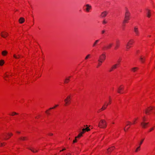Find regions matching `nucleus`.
I'll return each instance as SVG.
<instances>
[{
	"mask_svg": "<svg viewBox=\"0 0 155 155\" xmlns=\"http://www.w3.org/2000/svg\"><path fill=\"white\" fill-rule=\"evenodd\" d=\"M98 127L101 128H105L107 127L106 123L104 120H101L99 122Z\"/></svg>",
	"mask_w": 155,
	"mask_h": 155,
	"instance_id": "nucleus-1",
	"label": "nucleus"
},
{
	"mask_svg": "<svg viewBox=\"0 0 155 155\" xmlns=\"http://www.w3.org/2000/svg\"><path fill=\"white\" fill-rule=\"evenodd\" d=\"M134 42V41L133 39H130L129 40L126 45L127 49L128 50L131 48Z\"/></svg>",
	"mask_w": 155,
	"mask_h": 155,
	"instance_id": "nucleus-2",
	"label": "nucleus"
},
{
	"mask_svg": "<svg viewBox=\"0 0 155 155\" xmlns=\"http://www.w3.org/2000/svg\"><path fill=\"white\" fill-rule=\"evenodd\" d=\"M130 13L127 8H125V18L126 19L129 20Z\"/></svg>",
	"mask_w": 155,
	"mask_h": 155,
	"instance_id": "nucleus-3",
	"label": "nucleus"
},
{
	"mask_svg": "<svg viewBox=\"0 0 155 155\" xmlns=\"http://www.w3.org/2000/svg\"><path fill=\"white\" fill-rule=\"evenodd\" d=\"M106 59V55L104 54H102L99 57V58L98 60V61L101 63H102L103 61Z\"/></svg>",
	"mask_w": 155,
	"mask_h": 155,
	"instance_id": "nucleus-4",
	"label": "nucleus"
},
{
	"mask_svg": "<svg viewBox=\"0 0 155 155\" xmlns=\"http://www.w3.org/2000/svg\"><path fill=\"white\" fill-rule=\"evenodd\" d=\"M133 31L136 36H138L139 35L140 32L137 27H135L134 28Z\"/></svg>",
	"mask_w": 155,
	"mask_h": 155,
	"instance_id": "nucleus-5",
	"label": "nucleus"
},
{
	"mask_svg": "<svg viewBox=\"0 0 155 155\" xmlns=\"http://www.w3.org/2000/svg\"><path fill=\"white\" fill-rule=\"evenodd\" d=\"M70 101H71V97L70 96H68L64 100V101L65 103V105H67L69 104L70 102Z\"/></svg>",
	"mask_w": 155,
	"mask_h": 155,
	"instance_id": "nucleus-6",
	"label": "nucleus"
},
{
	"mask_svg": "<svg viewBox=\"0 0 155 155\" xmlns=\"http://www.w3.org/2000/svg\"><path fill=\"white\" fill-rule=\"evenodd\" d=\"M85 6L86 7V11L87 12H89L90 10L92 8L91 6L89 4H86Z\"/></svg>",
	"mask_w": 155,
	"mask_h": 155,
	"instance_id": "nucleus-7",
	"label": "nucleus"
},
{
	"mask_svg": "<svg viewBox=\"0 0 155 155\" xmlns=\"http://www.w3.org/2000/svg\"><path fill=\"white\" fill-rule=\"evenodd\" d=\"M1 35L2 37L5 38L8 35V34L7 32L3 31L1 33Z\"/></svg>",
	"mask_w": 155,
	"mask_h": 155,
	"instance_id": "nucleus-8",
	"label": "nucleus"
},
{
	"mask_svg": "<svg viewBox=\"0 0 155 155\" xmlns=\"http://www.w3.org/2000/svg\"><path fill=\"white\" fill-rule=\"evenodd\" d=\"M106 103H105L104 105L103 106V107L101 108V109H100L98 111V112H100L101 110H103L105 109L106 108L107 106H108V104H106Z\"/></svg>",
	"mask_w": 155,
	"mask_h": 155,
	"instance_id": "nucleus-9",
	"label": "nucleus"
},
{
	"mask_svg": "<svg viewBox=\"0 0 155 155\" xmlns=\"http://www.w3.org/2000/svg\"><path fill=\"white\" fill-rule=\"evenodd\" d=\"M112 45L113 44L112 43H110L106 47L103 48V49L104 50H105L106 49H109L111 48Z\"/></svg>",
	"mask_w": 155,
	"mask_h": 155,
	"instance_id": "nucleus-10",
	"label": "nucleus"
},
{
	"mask_svg": "<svg viewBox=\"0 0 155 155\" xmlns=\"http://www.w3.org/2000/svg\"><path fill=\"white\" fill-rule=\"evenodd\" d=\"M148 124V123H145L142 122L141 123V125L142 128H145L146 127L147 125Z\"/></svg>",
	"mask_w": 155,
	"mask_h": 155,
	"instance_id": "nucleus-11",
	"label": "nucleus"
},
{
	"mask_svg": "<svg viewBox=\"0 0 155 155\" xmlns=\"http://www.w3.org/2000/svg\"><path fill=\"white\" fill-rule=\"evenodd\" d=\"M124 87H122V86H120L118 88L117 92L120 94L123 93V92L121 91L123 90Z\"/></svg>",
	"mask_w": 155,
	"mask_h": 155,
	"instance_id": "nucleus-12",
	"label": "nucleus"
},
{
	"mask_svg": "<svg viewBox=\"0 0 155 155\" xmlns=\"http://www.w3.org/2000/svg\"><path fill=\"white\" fill-rule=\"evenodd\" d=\"M107 14V12H106V11H104V12H102V13L100 15V16L101 18L105 17L106 16Z\"/></svg>",
	"mask_w": 155,
	"mask_h": 155,
	"instance_id": "nucleus-13",
	"label": "nucleus"
},
{
	"mask_svg": "<svg viewBox=\"0 0 155 155\" xmlns=\"http://www.w3.org/2000/svg\"><path fill=\"white\" fill-rule=\"evenodd\" d=\"M100 40L99 39H97L93 43V45H92V47H95L97 45H98L97 44L98 43V42Z\"/></svg>",
	"mask_w": 155,
	"mask_h": 155,
	"instance_id": "nucleus-14",
	"label": "nucleus"
},
{
	"mask_svg": "<svg viewBox=\"0 0 155 155\" xmlns=\"http://www.w3.org/2000/svg\"><path fill=\"white\" fill-rule=\"evenodd\" d=\"M153 109L152 107H149L148 108L146 109L145 110V112L146 114H148L149 112L152 110Z\"/></svg>",
	"mask_w": 155,
	"mask_h": 155,
	"instance_id": "nucleus-15",
	"label": "nucleus"
},
{
	"mask_svg": "<svg viewBox=\"0 0 155 155\" xmlns=\"http://www.w3.org/2000/svg\"><path fill=\"white\" fill-rule=\"evenodd\" d=\"M120 45V41L118 40H117L116 41V45L115 47V49H117L119 46Z\"/></svg>",
	"mask_w": 155,
	"mask_h": 155,
	"instance_id": "nucleus-16",
	"label": "nucleus"
},
{
	"mask_svg": "<svg viewBox=\"0 0 155 155\" xmlns=\"http://www.w3.org/2000/svg\"><path fill=\"white\" fill-rule=\"evenodd\" d=\"M70 78L71 76H69V77L66 78L65 80L64 81V83H68L69 82V81L70 80Z\"/></svg>",
	"mask_w": 155,
	"mask_h": 155,
	"instance_id": "nucleus-17",
	"label": "nucleus"
},
{
	"mask_svg": "<svg viewBox=\"0 0 155 155\" xmlns=\"http://www.w3.org/2000/svg\"><path fill=\"white\" fill-rule=\"evenodd\" d=\"M25 21V19L21 17V18L19 20V21L20 23H22Z\"/></svg>",
	"mask_w": 155,
	"mask_h": 155,
	"instance_id": "nucleus-18",
	"label": "nucleus"
},
{
	"mask_svg": "<svg viewBox=\"0 0 155 155\" xmlns=\"http://www.w3.org/2000/svg\"><path fill=\"white\" fill-rule=\"evenodd\" d=\"M139 59L141 62L142 63H143L145 60V58L143 57L142 56H140Z\"/></svg>",
	"mask_w": 155,
	"mask_h": 155,
	"instance_id": "nucleus-19",
	"label": "nucleus"
},
{
	"mask_svg": "<svg viewBox=\"0 0 155 155\" xmlns=\"http://www.w3.org/2000/svg\"><path fill=\"white\" fill-rule=\"evenodd\" d=\"M90 130V129L88 127H87L85 128H83L82 129V132L84 133L85 131H88Z\"/></svg>",
	"mask_w": 155,
	"mask_h": 155,
	"instance_id": "nucleus-20",
	"label": "nucleus"
},
{
	"mask_svg": "<svg viewBox=\"0 0 155 155\" xmlns=\"http://www.w3.org/2000/svg\"><path fill=\"white\" fill-rule=\"evenodd\" d=\"M147 16L148 18H150L151 15V13L150 12V11L149 10H147Z\"/></svg>",
	"mask_w": 155,
	"mask_h": 155,
	"instance_id": "nucleus-21",
	"label": "nucleus"
},
{
	"mask_svg": "<svg viewBox=\"0 0 155 155\" xmlns=\"http://www.w3.org/2000/svg\"><path fill=\"white\" fill-rule=\"evenodd\" d=\"M114 148V147L113 146L107 149V153H109V152H110L111 150H113Z\"/></svg>",
	"mask_w": 155,
	"mask_h": 155,
	"instance_id": "nucleus-22",
	"label": "nucleus"
},
{
	"mask_svg": "<svg viewBox=\"0 0 155 155\" xmlns=\"http://www.w3.org/2000/svg\"><path fill=\"white\" fill-rule=\"evenodd\" d=\"M138 69V68L137 67H134L132 68L131 69L132 71L133 72H135Z\"/></svg>",
	"mask_w": 155,
	"mask_h": 155,
	"instance_id": "nucleus-23",
	"label": "nucleus"
},
{
	"mask_svg": "<svg viewBox=\"0 0 155 155\" xmlns=\"http://www.w3.org/2000/svg\"><path fill=\"white\" fill-rule=\"evenodd\" d=\"M19 139L22 141H24L27 139V138L26 137H20Z\"/></svg>",
	"mask_w": 155,
	"mask_h": 155,
	"instance_id": "nucleus-24",
	"label": "nucleus"
},
{
	"mask_svg": "<svg viewBox=\"0 0 155 155\" xmlns=\"http://www.w3.org/2000/svg\"><path fill=\"white\" fill-rule=\"evenodd\" d=\"M7 51H4L2 52V54L3 56L6 55L7 54Z\"/></svg>",
	"mask_w": 155,
	"mask_h": 155,
	"instance_id": "nucleus-25",
	"label": "nucleus"
},
{
	"mask_svg": "<svg viewBox=\"0 0 155 155\" xmlns=\"http://www.w3.org/2000/svg\"><path fill=\"white\" fill-rule=\"evenodd\" d=\"M84 133L82 131V132H81L78 135V136L75 137L76 138H79L81 137L82 136L83 134Z\"/></svg>",
	"mask_w": 155,
	"mask_h": 155,
	"instance_id": "nucleus-26",
	"label": "nucleus"
},
{
	"mask_svg": "<svg viewBox=\"0 0 155 155\" xmlns=\"http://www.w3.org/2000/svg\"><path fill=\"white\" fill-rule=\"evenodd\" d=\"M84 133L82 131V132H81L78 135V136L75 137L76 138H79L81 137L82 136L83 134Z\"/></svg>",
	"mask_w": 155,
	"mask_h": 155,
	"instance_id": "nucleus-27",
	"label": "nucleus"
},
{
	"mask_svg": "<svg viewBox=\"0 0 155 155\" xmlns=\"http://www.w3.org/2000/svg\"><path fill=\"white\" fill-rule=\"evenodd\" d=\"M84 133L82 131V132H81L78 135V136L75 137L76 138H79L81 137L82 136L83 134Z\"/></svg>",
	"mask_w": 155,
	"mask_h": 155,
	"instance_id": "nucleus-28",
	"label": "nucleus"
},
{
	"mask_svg": "<svg viewBox=\"0 0 155 155\" xmlns=\"http://www.w3.org/2000/svg\"><path fill=\"white\" fill-rule=\"evenodd\" d=\"M28 149H29L31 151H32L33 153L37 152H38L37 150H34V149H31L30 148H28Z\"/></svg>",
	"mask_w": 155,
	"mask_h": 155,
	"instance_id": "nucleus-29",
	"label": "nucleus"
},
{
	"mask_svg": "<svg viewBox=\"0 0 155 155\" xmlns=\"http://www.w3.org/2000/svg\"><path fill=\"white\" fill-rule=\"evenodd\" d=\"M4 63V61L3 60L0 61V66H2Z\"/></svg>",
	"mask_w": 155,
	"mask_h": 155,
	"instance_id": "nucleus-30",
	"label": "nucleus"
},
{
	"mask_svg": "<svg viewBox=\"0 0 155 155\" xmlns=\"http://www.w3.org/2000/svg\"><path fill=\"white\" fill-rule=\"evenodd\" d=\"M118 64H116L114 65H113L112 67V68L113 69H116L117 68V66L118 65Z\"/></svg>",
	"mask_w": 155,
	"mask_h": 155,
	"instance_id": "nucleus-31",
	"label": "nucleus"
},
{
	"mask_svg": "<svg viewBox=\"0 0 155 155\" xmlns=\"http://www.w3.org/2000/svg\"><path fill=\"white\" fill-rule=\"evenodd\" d=\"M90 56V54H87L85 58V60H87V59L89 58Z\"/></svg>",
	"mask_w": 155,
	"mask_h": 155,
	"instance_id": "nucleus-32",
	"label": "nucleus"
},
{
	"mask_svg": "<svg viewBox=\"0 0 155 155\" xmlns=\"http://www.w3.org/2000/svg\"><path fill=\"white\" fill-rule=\"evenodd\" d=\"M18 114L16 113V112H12V114L11 115L12 116H14L15 115H17Z\"/></svg>",
	"mask_w": 155,
	"mask_h": 155,
	"instance_id": "nucleus-33",
	"label": "nucleus"
},
{
	"mask_svg": "<svg viewBox=\"0 0 155 155\" xmlns=\"http://www.w3.org/2000/svg\"><path fill=\"white\" fill-rule=\"evenodd\" d=\"M58 105H56L54 107L50 108L49 110H51V109H54L56 107H58Z\"/></svg>",
	"mask_w": 155,
	"mask_h": 155,
	"instance_id": "nucleus-34",
	"label": "nucleus"
},
{
	"mask_svg": "<svg viewBox=\"0 0 155 155\" xmlns=\"http://www.w3.org/2000/svg\"><path fill=\"white\" fill-rule=\"evenodd\" d=\"M128 20V19H126L125 18V19H124V21H123V23L125 24V23H127V21Z\"/></svg>",
	"mask_w": 155,
	"mask_h": 155,
	"instance_id": "nucleus-35",
	"label": "nucleus"
},
{
	"mask_svg": "<svg viewBox=\"0 0 155 155\" xmlns=\"http://www.w3.org/2000/svg\"><path fill=\"white\" fill-rule=\"evenodd\" d=\"M144 140V139H143L141 140V141L139 143V146H140L141 144L142 143Z\"/></svg>",
	"mask_w": 155,
	"mask_h": 155,
	"instance_id": "nucleus-36",
	"label": "nucleus"
},
{
	"mask_svg": "<svg viewBox=\"0 0 155 155\" xmlns=\"http://www.w3.org/2000/svg\"><path fill=\"white\" fill-rule=\"evenodd\" d=\"M143 122H145V121H146V119L145 118V117H143Z\"/></svg>",
	"mask_w": 155,
	"mask_h": 155,
	"instance_id": "nucleus-37",
	"label": "nucleus"
},
{
	"mask_svg": "<svg viewBox=\"0 0 155 155\" xmlns=\"http://www.w3.org/2000/svg\"><path fill=\"white\" fill-rule=\"evenodd\" d=\"M140 146H139L137 148V149H136V150H135V152H137L138 149H139L140 148Z\"/></svg>",
	"mask_w": 155,
	"mask_h": 155,
	"instance_id": "nucleus-38",
	"label": "nucleus"
},
{
	"mask_svg": "<svg viewBox=\"0 0 155 155\" xmlns=\"http://www.w3.org/2000/svg\"><path fill=\"white\" fill-rule=\"evenodd\" d=\"M111 104V99H110V96L109 97V103H108V104Z\"/></svg>",
	"mask_w": 155,
	"mask_h": 155,
	"instance_id": "nucleus-39",
	"label": "nucleus"
},
{
	"mask_svg": "<svg viewBox=\"0 0 155 155\" xmlns=\"http://www.w3.org/2000/svg\"><path fill=\"white\" fill-rule=\"evenodd\" d=\"M102 63H101V62H99V63H98V65H97V67H99V66H100L101 65V64H102Z\"/></svg>",
	"mask_w": 155,
	"mask_h": 155,
	"instance_id": "nucleus-40",
	"label": "nucleus"
},
{
	"mask_svg": "<svg viewBox=\"0 0 155 155\" xmlns=\"http://www.w3.org/2000/svg\"><path fill=\"white\" fill-rule=\"evenodd\" d=\"M129 127H127V128H126L125 127L124 128V131H126L129 128Z\"/></svg>",
	"mask_w": 155,
	"mask_h": 155,
	"instance_id": "nucleus-41",
	"label": "nucleus"
},
{
	"mask_svg": "<svg viewBox=\"0 0 155 155\" xmlns=\"http://www.w3.org/2000/svg\"><path fill=\"white\" fill-rule=\"evenodd\" d=\"M13 135V134H12V133H8V136H12Z\"/></svg>",
	"mask_w": 155,
	"mask_h": 155,
	"instance_id": "nucleus-42",
	"label": "nucleus"
},
{
	"mask_svg": "<svg viewBox=\"0 0 155 155\" xmlns=\"http://www.w3.org/2000/svg\"><path fill=\"white\" fill-rule=\"evenodd\" d=\"M14 57L15 58H16V59H18L19 58V57H17V56L15 55V54H14Z\"/></svg>",
	"mask_w": 155,
	"mask_h": 155,
	"instance_id": "nucleus-43",
	"label": "nucleus"
},
{
	"mask_svg": "<svg viewBox=\"0 0 155 155\" xmlns=\"http://www.w3.org/2000/svg\"><path fill=\"white\" fill-rule=\"evenodd\" d=\"M77 142V139L76 138H75V139L73 141V143H76Z\"/></svg>",
	"mask_w": 155,
	"mask_h": 155,
	"instance_id": "nucleus-44",
	"label": "nucleus"
},
{
	"mask_svg": "<svg viewBox=\"0 0 155 155\" xmlns=\"http://www.w3.org/2000/svg\"><path fill=\"white\" fill-rule=\"evenodd\" d=\"M107 23V22L105 21V20H104L103 21V24H105Z\"/></svg>",
	"mask_w": 155,
	"mask_h": 155,
	"instance_id": "nucleus-45",
	"label": "nucleus"
},
{
	"mask_svg": "<svg viewBox=\"0 0 155 155\" xmlns=\"http://www.w3.org/2000/svg\"><path fill=\"white\" fill-rule=\"evenodd\" d=\"M154 129V127H152V128H151L150 130V131H152V130H153Z\"/></svg>",
	"mask_w": 155,
	"mask_h": 155,
	"instance_id": "nucleus-46",
	"label": "nucleus"
},
{
	"mask_svg": "<svg viewBox=\"0 0 155 155\" xmlns=\"http://www.w3.org/2000/svg\"><path fill=\"white\" fill-rule=\"evenodd\" d=\"M102 34H104L105 32V31L104 30H102L101 31Z\"/></svg>",
	"mask_w": 155,
	"mask_h": 155,
	"instance_id": "nucleus-47",
	"label": "nucleus"
},
{
	"mask_svg": "<svg viewBox=\"0 0 155 155\" xmlns=\"http://www.w3.org/2000/svg\"><path fill=\"white\" fill-rule=\"evenodd\" d=\"M113 69L111 67L110 70V71H113Z\"/></svg>",
	"mask_w": 155,
	"mask_h": 155,
	"instance_id": "nucleus-48",
	"label": "nucleus"
},
{
	"mask_svg": "<svg viewBox=\"0 0 155 155\" xmlns=\"http://www.w3.org/2000/svg\"><path fill=\"white\" fill-rule=\"evenodd\" d=\"M3 146V143H1L0 142V147L2 146Z\"/></svg>",
	"mask_w": 155,
	"mask_h": 155,
	"instance_id": "nucleus-49",
	"label": "nucleus"
},
{
	"mask_svg": "<svg viewBox=\"0 0 155 155\" xmlns=\"http://www.w3.org/2000/svg\"><path fill=\"white\" fill-rule=\"evenodd\" d=\"M46 113L48 114L49 115L50 114V113H49V112H48V110H47L46 111Z\"/></svg>",
	"mask_w": 155,
	"mask_h": 155,
	"instance_id": "nucleus-50",
	"label": "nucleus"
},
{
	"mask_svg": "<svg viewBox=\"0 0 155 155\" xmlns=\"http://www.w3.org/2000/svg\"><path fill=\"white\" fill-rule=\"evenodd\" d=\"M49 135L50 136H52L53 135V134L52 133H49Z\"/></svg>",
	"mask_w": 155,
	"mask_h": 155,
	"instance_id": "nucleus-51",
	"label": "nucleus"
},
{
	"mask_svg": "<svg viewBox=\"0 0 155 155\" xmlns=\"http://www.w3.org/2000/svg\"><path fill=\"white\" fill-rule=\"evenodd\" d=\"M65 149H65V148H64V149H62V150H60V152H61V151H64V150H65Z\"/></svg>",
	"mask_w": 155,
	"mask_h": 155,
	"instance_id": "nucleus-52",
	"label": "nucleus"
},
{
	"mask_svg": "<svg viewBox=\"0 0 155 155\" xmlns=\"http://www.w3.org/2000/svg\"><path fill=\"white\" fill-rule=\"evenodd\" d=\"M66 155H71V154L70 153H69L68 154H67Z\"/></svg>",
	"mask_w": 155,
	"mask_h": 155,
	"instance_id": "nucleus-53",
	"label": "nucleus"
},
{
	"mask_svg": "<svg viewBox=\"0 0 155 155\" xmlns=\"http://www.w3.org/2000/svg\"><path fill=\"white\" fill-rule=\"evenodd\" d=\"M17 132L18 134H20V132L19 131H17Z\"/></svg>",
	"mask_w": 155,
	"mask_h": 155,
	"instance_id": "nucleus-54",
	"label": "nucleus"
},
{
	"mask_svg": "<svg viewBox=\"0 0 155 155\" xmlns=\"http://www.w3.org/2000/svg\"><path fill=\"white\" fill-rule=\"evenodd\" d=\"M18 56L19 57H20L21 56V55H18Z\"/></svg>",
	"mask_w": 155,
	"mask_h": 155,
	"instance_id": "nucleus-55",
	"label": "nucleus"
},
{
	"mask_svg": "<svg viewBox=\"0 0 155 155\" xmlns=\"http://www.w3.org/2000/svg\"><path fill=\"white\" fill-rule=\"evenodd\" d=\"M6 77H8V76L7 75H6Z\"/></svg>",
	"mask_w": 155,
	"mask_h": 155,
	"instance_id": "nucleus-56",
	"label": "nucleus"
},
{
	"mask_svg": "<svg viewBox=\"0 0 155 155\" xmlns=\"http://www.w3.org/2000/svg\"><path fill=\"white\" fill-rule=\"evenodd\" d=\"M135 123V121L134 120V121L133 124H134Z\"/></svg>",
	"mask_w": 155,
	"mask_h": 155,
	"instance_id": "nucleus-57",
	"label": "nucleus"
},
{
	"mask_svg": "<svg viewBox=\"0 0 155 155\" xmlns=\"http://www.w3.org/2000/svg\"><path fill=\"white\" fill-rule=\"evenodd\" d=\"M128 123H129L130 124H131V123L130 122H128Z\"/></svg>",
	"mask_w": 155,
	"mask_h": 155,
	"instance_id": "nucleus-58",
	"label": "nucleus"
},
{
	"mask_svg": "<svg viewBox=\"0 0 155 155\" xmlns=\"http://www.w3.org/2000/svg\"><path fill=\"white\" fill-rule=\"evenodd\" d=\"M5 139H6V140H7V139H8V138H5Z\"/></svg>",
	"mask_w": 155,
	"mask_h": 155,
	"instance_id": "nucleus-59",
	"label": "nucleus"
},
{
	"mask_svg": "<svg viewBox=\"0 0 155 155\" xmlns=\"http://www.w3.org/2000/svg\"><path fill=\"white\" fill-rule=\"evenodd\" d=\"M129 124H127V126H128Z\"/></svg>",
	"mask_w": 155,
	"mask_h": 155,
	"instance_id": "nucleus-60",
	"label": "nucleus"
},
{
	"mask_svg": "<svg viewBox=\"0 0 155 155\" xmlns=\"http://www.w3.org/2000/svg\"><path fill=\"white\" fill-rule=\"evenodd\" d=\"M70 138H69V140H70Z\"/></svg>",
	"mask_w": 155,
	"mask_h": 155,
	"instance_id": "nucleus-61",
	"label": "nucleus"
},
{
	"mask_svg": "<svg viewBox=\"0 0 155 155\" xmlns=\"http://www.w3.org/2000/svg\"><path fill=\"white\" fill-rule=\"evenodd\" d=\"M54 155H56V154H54Z\"/></svg>",
	"mask_w": 155,
	"mask_h": 155,
	"instance_id": "nucleus-62",
	"label": "nucleus"
}]
</instances>
